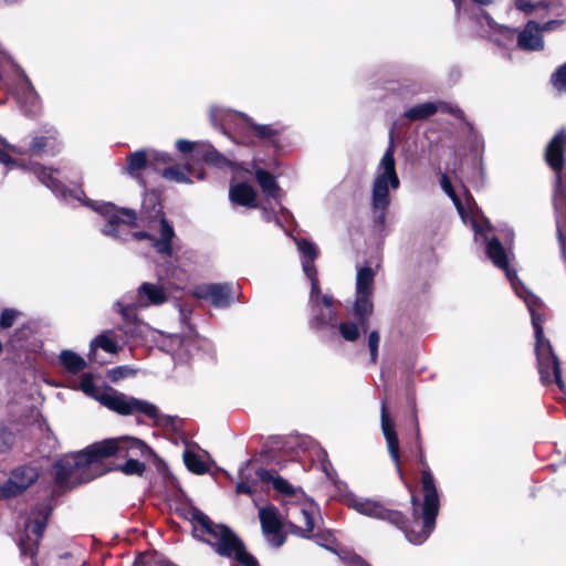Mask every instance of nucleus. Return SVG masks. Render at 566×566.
<instances>
[{
	"label": "nucleus",
	"instance_id": "1",
	"mask_svg": "<svg viewBox=\"0 0 566 566\" xmlns=\"http://www.w3.org/2000/svg\"><path fill=\"white\" fill-rule=\"evenodd\" d=\"M440 186L452 200L462 221L465 224L471 226L474 232V241L476 243L485 244L488 258L496 268L505 272L515 294L525 302L531 314L532 325L535 333V353L541 380L546 385L556 382L560 389H564L559 360L553 352L551 342L544 337L542 316L537 313V308L542 303L539 298L528 291L518 280L516 272L509 266L510 259L513 255V229L507 226L499 229L492 227L490 221L483 216L482 211L475 207L471 196H467L465 203H463L457 196L451 181L446 174L441 175Z\"/></svg>",
	"mask_w": 566,
	"mask_h": 566
},
{
	"label": "nucleus",
	"instance_id": "2",
	"mask_svg": "<svg viewBox=\"0 0 566 566\" xmlns=\"http://www.w3.org/2000/svg\"><path fill=\"white\" fill-rule=\"evenodd\" d=\"M27 168L56 197H61L66 201L69 199L78 200L83 205L92 207L96 212L104 217L105 224L101 229L104 235L123 242H126L129 239L147 240L149 245L153 247L158 254L163 256L172 255V239L175 237V230L164 218L161 206L157 201L156 195L151 193L145 197L143 213L147 212V205H151V211L147 218H158L159 239L155 238L153 233L147 231H130V229L137 224V213L135 210L118 208L111 202H91L83 199L84 192L82 190H69L55 176L59 171L50 167H44L40 164H31Z\"/></svg>",
	"mask_w": 566,
	"mask_h": 566
},
{
	"label": "nucleus",
	"instance_id": "3",
	"mask_svg": "<svg viewBox=\"0 0 566 566\" xmlns=\"http://www.w3.org/2000/svg\"><path fill=\"white\" fill-rule=\"evenodd\" d=\"M143 452L146 446L133 437L107 439L88 446L84 450L66 454L54 464L55 483L63 489L90 482L108 471L103 460L112 454L128 455L132 451Z\"/></svg>",
	"mask_w": 566,
	"mask_h": 566
},
{
	"label": "nucleus",
	"instance_id": "4",
	"mask_svg": "<svg viewBox=\"0 0 566 566\" xmlns=\"http://www.w3.org/2000/svg\"><path fill=\"white\" fill-rule=\"evenodd\" d=\"M421 470V490L422 502L415 495L411 496L412 520L406 522L402 515V523L397 526L401 530L411 544L420 545L424 543L434 530L436 518L440 509V497L436 485V480L423 455L420 457Z\"/></svg>",
	"mask_w": 566,
	"mask_h": 566
},
{
	"label": "nucleus",
	"instance_id": "5",
	"mask_svg": "<svg viewBox=\"0 0 566 566\" xmlns=\"http://www.w3.org/2000/svg\"><path fill=\"white\" fill-rule=\"evenodd\" d=\"M213 126L237 144L253 145L250 137H258L265 143H276L277 136L283 133V126L279 124H256L243 113L233 112L220 106H212L209 111Z\"/></svg>",
	"mask_w": 566,
	"mask_h": 566
},
{
	"label": "nucleus",
	"instance_id": "6",
	"mask_svg": "<svg viewBox=\"0 0 566 566\" xmlns=\"http://www.w3.org/2000/svg\"><path fill=\"white\" fill-rule=\"evenodd\" d=\"M400 187V179L396 169L395 145L390 137L389 145L381 156L373 179L370 207L374 213L375 226L379 230L386 227L387 209L390 206V191Z\"/></svg>",
	"mask_w": 566,
	"mask_h": 566
},
{
	"label": "nucleus",
	"instance_id": "7",
	"mask_svg": "<svg viewBox=\"0 0 566 566\" xmlns=\"http://www.w3.org/2000/svg\"><path fill=\"white\" fill-rule=\"evenodd\" d=\"M80 388L86 396L96 399L104 407L116 413L123 416L143 415L154 420L156 423H160L164 419L157 406L147 400L125 395L113 388L99 392L90 374L82 377Z\"/></svg>",
	"mask_w": 566,
	"mask_h": 566
},
{
	"label": "nucleus",
	"instance_id": "8",
	"mask_svg": "<svg viewBox=\"0 0 566 566\" xmlns=\"http://www.w3.org/2000/svg\"><path fill=\"white\" fill-rule=\"evenodd\" d=\"M189 520L200 525L202 531L210 536L207 542L214 547L218 554L233 557L244 566H258L256 559L245 552L243 543L229 527L214 524L208 515L196 507L189 511Z\"/></svg>",
	"mask_w": 566,
	"mask_h": 566
},
{
	"label": "nucleus",
	"instance_id": "9",
	"mask_svg": "<svg viewBox=\"0 0 566 566\" xmlns=\"http://www.w3.org/2000/svg\"><path fill=\"white\" fill-rule=\"evenodd\" d=\"M169 300L167 289L159 282H143L133 293L124 294L114 304V308L126 322L137 321V311L161 306Z\"/></svg>",
	"mask_w": 566,
	"mask_h": 566
},
{
	"label": "nucleus",
	"instance_id": "10",
	"mask_svg": "<svg viewBox=\"0 0 566 566\" xmlns=\"http://www.w3.org/2000/svg\"><path fill=\"white\" fill-rule=\"evenodd\" d=\"M566 140V133L560 129L549 142L546 147L545 158L549 167L556 172L555 191H554V207L557 213V224L562 218H566V189L562 185L560 172L564 166V144Z\"/></svg>",
	"mask_w": 566,
	"mask_h": 566
},
{
	"label": "nucleus",
	"instance_id": "11",
	"mask_svg": "<svg viewBox=\"0 0 566 566\" xmlns=\"http://www.w3.org/2000/svg\"><path fill=\"white\" fill-rule=\"evenodd\" d=\"M376 272L370 266L357 268L355 282V300L352 306V315L361 324L369 321L374 312V283Z\"/></svg>",
	"mask_w": 566,
	"mask_h": 566
},
{
	"label": "nucleus",
	"instance_id": "12",
	"mask_svg": "<svg viewBox=\"0 0 566 566\" xmlns=\"http://www.w3.org/2000/svg\"><path fill=\"white\" fill-rule=\"evenodd\" d=\"M318 513L317 505L304 493L295 501L286 502V518L291 532L304 538L311 537L314 531V517Z\"/></svg>",
	"mask_w": 566,
	"mask_h": 566
},
{
	"label": "nucleus",
	"instance_id": "13",
	"mask_svg": "<svg viewBox=\"0 0 566 566\" xmlns=\"http://www.w3.org/2000/svg\"><path fill=\"white\" fill-rule=\"evenodd\" d=\"M311 318L310 327L313 329L336 328L338 315L335 307L334 297L329 294H323L319 283L311 284L310 293Z\"/></svg>",
	"mask_w": 566,
	"mask_h": 566
},
{
	"label": "nucleus",
	"instance_id": "14",
	"mask_svg": "<svg viewBox=\"0 0 566 566\" xmlns=\"http://www.w3.org/2000/svg\"><path fill=\"white\" fill-rule=\"evenodd\" d=\"M52 513V506L49 501L34 506L28 520L25 521V538H20L19 547L21 555L35 556L38 545L43 535L49 516Z\"/></svg>",
	"mask_w": 566,
	"mask_h": 566
},
{
	"label": "nucleus",
	"instance_id": "15",
	"mask_svg": "<svg viewBox=\"0 0 566 566\" xmlns=\"http://www.w3.org/2000/svg\"><path fill=\"white\" fill-rule=\"evenodd\" d=\"M345 503L348 507L353 509L361 515L386 521L395 526H399L402 523L401 512L387 509L381 502L377 500L348 493L345 495Z\"/></svg>",
	"mask_w": 566,
	"mask_h": 566
},
{
	"label": "nucleus",
	"instance_id": "16",
	"mask_svg": "<svg viewBox=\"0 0 566 566\" xmlns=\"http://www.w3.org/2000/svg\"><path fill=\"white\" fill-rule=\"evenodd\" d=\"M191 294L196 298L209 301L218 308H226L239 298L230 283L199 284L192 289Z\"/></svg>",
	"mask_w": 566,
	"mask_h": 566
},
{
	"label": "nucleus",
	"instance_id": "17",
	"mask_svg": "<svg viewBox=\"0 0 566 566\" xmlns=\"http://www.w3.org/2000/svg\"><path fill=\"white\" fill-rule=\"evenodd\" d=\"M60 150L61 143L57 130L53 126H43L32 134L28 148L23 150V154L35 157H53Z\"/></svg>",
	"mask_w": 566,
	"mask_h": 566
},
{
	"label": "nucleus",
	"instance_id": "18",
	"mask_svg": "<svg viewBox=\"0 0 566 566\" xmlns=\"http://www.w3.org/2000/svg\"><path fill=\"white\" fill-rule=\"evenodd\" d=\"M259 518L262 533L268 543L274 547L282 546L285 543L286 536L283 532L284 523L279 510L271 504L260 507Z\"/></svg>",
	"mask_w": 566,
	"mask_h": 566
},
{
	"label": "nucleus",
	"instance_id": "19",
	"mask_svg": "<svg viewBox=\"0 0 566 566\" xmlns=\"http://www.w3.org/2000/svg\"><path fill=\"white\" fill-rule=\"evenodd\" d=\"M39 478L36 468L23 465L15 469L9 480L0 486V499H10L20 495Z\"/></svg>",
	"mask_w": 566,
	"mask_h": 566
},
{
	"label": "nucleus",
	"instance_id": "20",
	"mask_svg": "<svg viewBox=\"0 0 566 566\" xmlns=\"http://www.w3.org/2000/svg\"><path fill=\"white\" fill-rule=\"evenodd\" d=\"M14 93L21 108L27 115H35L41 108V99L23 70H18L14 80Z\"/></svg>",
	"mask_w": 566,
	"mask_h": 566
},
{
	"label": "nucleus",
	"instance_id": "21",
	"mask_svg": "<svg viewBox=\"0 0 566 566\" xmlns=\"http://www.w3.org/2000/svg\"><path fill=\"white\" fill-rule=\"evenodd\" d=\"M176 148L182 154H190L193 159H202L205 163L218 167L229 164L228 159L222 154L206 142L195 143L187 139H178L176 142Z\"/></svg>",
	"mask_w": 566,
	"mask_h": 566
},
{
	"label": "nucleus",
	"instance_id": "22",
	"mask_svg": "<svg viewBox=\"0 0 566 566\" xmlns=\"http://www.w3.org/2000/svg\"><path fill=\"white\" fill-rule=\"evenodd\" d=\"M559 24L558 21H548L538 24L535 21H528L524 29L517 34V46L524 51H541L544 48L542 32L552 30L553 27Z\"/></svg>",
	"mask_w": 566,
	"mask_h": 566
},
{
	"label": "nucleus",
	"instance_id": "23",
	"mask_svg": "<svg viewBox=\"0 0 566 566\" xmlns=\"http://www.w3.org/2000/svg\"><path fill=\"white\" fill-rule=\"evenodd\" d=\"M159 348L168 353L175 361L186 363L191 357V334L163 336Z\"/></svg>",
	"mask_w": 566,
	"mask_h": 566
},
{
	"label": "nucleus",
	"instance_id": "24",
	"mask_svg": "<svg viewBox=\"0 0 566 566\" xmlns=\"http://www.w3.org/2000/svg\"><path fill=\"white\" fill-rule=\"evenodd\" d=\"M439 111L452 114L457 117L462 116V111L460 108L446 102H426L413 105L405 111L403 116L411 122L423 120L431 117Z\"/></svg>",
	"mask_w": 566,
	"mask_h": 566
},
{
	"label": "nucleus",
	"instance_id": "25",
	"mask_svg": "<svg viewBox=\"0 0 566 566\" xmlns=\"http://www.w3.org/2000/svg\"><path fill=\"white\" fill-rule=\"evenodd\" d=\"M297 250L301 254V263L304 274L313 282L319 283L314 261L317 259L318 252L314 243L306 239L296 240Z\"/></svg>",
	"mask_w": 566,
	"mask_h": 566
},
{
	"label": "nucleus",
	"instance_id": "26",
	"mask_svg": "<svg viewBox=\"0 0 566 566\" xmlns=\"http://www.w3.org/2000/svg\"><path fill=\"white\" fill-rule=\"evenodd\" d=\"M381 431L385 436L388 452L391 460L399 470V440L395 430L394 424L389 420L386 400H381Z\"/></svg>",
	"mask_w": 566,
	"mask_h": 566
},
{
	"label": "nucleus",
	"instance_id": "27",
	"mask_svg": "<svg viewBox=\"0 0 566 566\" xmlns=\"http://www.w3.org/2000/svg\"><path fill=\"white\" fill-rule=\"evenodd\" d=\"M229 198L231 202L242 207H258L256 192L252 186L245 182L232 184L229 189Z\"/></svg>",
	"mask_w": 566,
	"mask_h": 566
},
{
	"label": "nucleus",
	"instance_id": "28",
	"mask_svg": "<svg viewBox=\"0 0 566 566\" xmlns=\"http://www.w3.org/2000/svg\"><path fill=\"white\" fill-rule=\"evenodd\" d=\"M256 474L261 481L271 483L277 492L291 497V500L298 499L302 493L301 491H296L287 480L280 475H275L269 470L260 469Z\"/></svg>",
	"mask_w": 566,
	"mask_h": 566
},
{
	"label": "nucleus",
	"instance_id": "29",
	"mask_svg": "<svg viewBox=\"0 0 566 566\" xmlns=\"http://www.w3.org/2000/svg\"><path fill=\"white\" fill-rule=\"evenodd\" d=\"M97 348L109 354H116L119 350L117 340L113 337L112 332H104L92 339L90 345L88 357L94 360Z\"/></svg>",
	"mask_w": 566,
	"mask_h": 566
},
{
	"label": "nucleus",
	"instance_id": "30",
	"mask_svg": "<svg viewBox=\"0 0 566 566\" xmlns=\"http://www.w3.org/2000/svg\"><path fill=\"white\" fill-rule=\"evenodd\" d=\"M195 172L193 168L187 164L185 166L174 165L163 169L161 177L168 181H174L177 184H192V179L190 176Z\"/></svg>",
	"mask_w": 566,
	"mask_h": 566
},
{
	"label": "nucleus",
	"instance_id": "31",
	"mask_svg": "<svg viewBox=\"0 0 566 566\" xmlns=\"http://www.w3.org/2000/svg\"><path fill=\"white\" fill-rule=\"evenodd\" d=\"M216 354L213 343L196 334H191V357L198 356L201 359H212Z\"/></svg>",
	"mask_w": 566,
	"mask_h": 566
},
{
	"label": "nucleus",
	"instance_id": "32",
	"mask_svg": "<svg viewBox=\"0 0 566 566\" xmlns=\"http://www.w3.org/2000/svg\"><path fill=\"white\" fill-rule=\"evenodd\" d=\"M339 331L340 336L346 342H356L361 332H365L368 327V321L365 324H361V322L358 318H355V321H345L342 323H337L336 326Z\"/></svg>",
	"mask_w": 566,
	"mask_h": 566
},
{
	"label": "nucleus",
	"instance_id": "33",
	"mask_svg": "<svg viewBox=\"0 0 566 566\" xmlns=\"http://www.w3.org/2000/svg\"><path fill=\"white\" fill-rule=\"evenodd\" d=\"M255 179L260 185L262 192L273 199H277L280 195V187L273 175L264 169L255 170Z\"/></svg>",
	"mask_w": 566,
	"mask_h": 566
},
{
	"label": "nucleus",
	"instance_id": "34",
	"mask_svg": "<svg viewBox=\"0 0 566 566\" xmlns=\"http://www.w3.org/2000/svg\"><path fill=\"white\" fill-rule=\"evenodd\" d=\"M149 158L145 150H137L128 155L125 172L133 178H138L140 171L147 166Z\"/></svg>",
	"mask_w": 566,
	"mask_h": 566
},
{
	"label": "nucleus",
	"instance_id": "35",
	"mask_svg": "<svg viewBox=\"0 0 566 566\" xmlns=\"http://www.w3.org/2000/svg\"><path fill=\"white\" fill-rule=\"evenodd\" d=\"M60 361L64 368L72 374H77L86 367L85 359L72 350H62Z\"/></svg>",
	"mask_w": 566,
	"mask_h": 566
},
{
	"label": "nucleus",
	"instance_id": "36",
	"mask_svg": "<svg viewBox=\"0 0 566 566\" xmlns=\"http://www.w3.org/2000/svg\"><path fill=\"white\" fill-rule=\"evenodd\" d=\"M145 446H147L144 441H142ZM148 447H146V450L143 451V452H139V451H132L128 455H118V458H125L127 457V461L122 465V471L126 474H137V475H142L143 472L145 471V464L143 462H140L139 460L137 459H133L132 457H135V455H144L145 453H147L148 451ZM117 457V454H115Z\"/></svg>",
	"mask_w": 566,
	"mask_h": 566
},
{
	"label": "nucleus",
	"instance_id": "37",
	"mask_svg": "<svg viewBox=\"0 0 566 566\" xmlns=\"http://www.w3.org/2000/svg\"><path fill=\"white\" fill-rule=\"evenodd\" d=\"M184 462L187 469L196 474H203L208 471V465L202 458L190 450L184 452Z\"/></svg>",
	"mask_w": 566,
	"mask_h": 566
},
{
	"label": "nucleus",
	"instance_id": "38",
	"mask_svg": "<svg viewBox=\"0 0 566 566\" xmlns=\"http://www.w3.org/2000/svg\"><path fill=\"white\" fill-rule=\"evenodd\" d=\"M0 142L4 146V148H0V163L8 167L18 166L21 168H25L27 166L24 164L18 163L17 160L12 159L8 151L10 150L13 154L22 155L23 150H21L19 147L14 145L7 144L3 139H1Z\"/></svg>",
	"mask_w": 566,
	"mask_h": 566
},
{
	"label": "nucleus",
	"instance_id": "39",
	"mask_svg": "<svg viewBox=\"0 0 566 566\" xmlns=\"http://www.w3.org/2000/svg\"><path fill=\"white\" fill-rule=\"evenodd\" d=\"M380 343V335L378 331H371L368 334L367 345L370 354V361L376 364L378 360V347Z\"/></svg>",
	"mask_w": 566,
	"mask_h": 566
},
{
	"label": "nucleus",
	"instance_id": "40",
	"mask_svg": "<svg viewBox=\"0 0 566 566\" xmlns=\"http://www.w3.org/2000/svg\"><path fill=\"white\" fill-rule=\"evenodd\" d=\"M552 83L559 92H566V62L552 75Z\"/></svg>",
	"mask_w": 566,
	"mask_h": 566
},
{
	"label": "nucleus",
	"instance_id": "41",
	"mask_svg": "<svg viewBox=\"0 0 566 566\" xmlns=\"http://www.w3.org/2000/svg\"><path fill=\"white\" fill-rule=\"evenodd\" d=\"M21 312L14 310V308H4L1 312L0 315V327L1 328H9L11 327L15 319L21 316Z\"/></svg>",
	"mask_w": 566,
	"mask_h": 566
},
{
	"label": "nucleus",
	"instance_id": "42",
	"mask_svg": "<svg viewBox=\"0 0 566 566\" xmlns=\"http://www.w3.org/2000/svg\"><path fill=\"white\" fill-rule=\"evenodd\" d=\"M171 161V155L166 151L153 150L149 155V164L153 165L155 168H158L159 165H167Z\"/></svg>",
	"mask_w": 566,
	"mask_h": 566
},
{
	"label": "nucleus",
	"instance_id": "43",
	"mask_svg": "<svg viewBox=\"0 0 566 566\" xmlns=\"http://www.w3.org/2000/svg\"><path fill=\"white\" fill-rule=\"evenodd\" d=\"M133 369L129 368L128 366H118L109 370V378L113 381H118L119 379L133 375Z\"/></svg>",
	"mask_w": 566,
	"mask_h": 566
},
{
	"label": "nucleus",
	"instance_id": "44",
	"mask_svg": "<svg viewBox=\"0 0 566 566\" xmlns=\"http://www.w3.org/2000/svg\"><path fill=\"white\" fill-rule=\"evenodd\" d=\"M515 6L520 11H522L526 14L532 13L537 7H544V8L547 7L544 2L533 3V2H527L524 0H516Z\"/></svg>",
	"mask_w": 566,
	"mask_h": 566
},
{
	"label": "nucleus",
	"instance_id": "45",
	"mask_svg": "<svg viewBox=\"0 0 566 566\" xmlns=\"http://www.w3.org/2000/svg\"><path fill=\"white\" fill-rule=\"evenodd\" d=\"M344 560L348 566H369L361 557L356 554H347Z\"/></svg>",
	"mask_w": 566,
	"mask_h": 566
},
{
	"label": "nucleus",
	"instance_id": "46",
	"mask_svg": "<svg viewBox=\"0 0 566 566\" xmlns=\"http://www.w3.org/2000/svg\"><path fill=\"white\" fill-rule=\"evenodd\" d=\"M237 493H243V494H251L252 489L251 486L245 482H239L235 486Z\"/></svg>",
	"mask_w": 566,
	"mask_h": 566
},
{
	"label": "nucleus",
	"instance_id": "47",
	"mask_svg": "<svg viewBox=\"0 0 566 566\" xmlns=\"http://www.w3.org/2000/svg\"><path fill=\"white\" fill-rule=\"evenodd\" d=\"M472 2L479 6H490L494 2V0H472Z\"/></svg>",
	"mask_w": 566,
	"mask_h": 566
},
{
	"label": "nucleus",
	"instance_id": "48",
	"mask_svg": "<svg viewBox=\"0 0 566 566\" xmlns=\"http://www.w3.org/2000/svg\"><path fill=\"white\" fill-rule=\"evenodd\" d=\"M503 29L505 30V35H507V36H513V34H514V30H512V29H510V28H507V27H505V28H503Z\"/></svg>",
	"mask_w": 566,
	"mask_h": 566
},
{
	"label": "nucleus",
	"instance_id": "49",
	"mask_svg": "<svg viewBox=\"0 0 566 566\" xmlns=\"http://www.w3.org/2000/svg\"><path fill=\"white\" fill-rule=\"evenodd\" d=\"M196 178L198 180H203L205 179V172L202 170H200L197 175H196Z\"/></svg>",
	"mask_w": 566,
	"mask_h": 566
},
{
	"label": "nucleus",
	"instance_id": "50",
	"mask_svg": "<svg viewBox=\"0 0 566 566\" xmlns=\"http://www.w3.org/2000/svg\"><path fill=\"white\" fill-rule=\"evenodd\" d=\"M451 1L454 3L457 9H459L462 6V2H463V0H451Z\"/></svg>",
	"mask_w": 566,
	"mask_h": 566
},
{
	"label": "nucleus",
	"instance_id": "51",
	"mask_svg": "<svg viewBox=\"0 0 566 566\" xmlns=\"http://www.w3.org/2000/svg\"><path fill=\"white\" fill-rule=\"evenodd\" d=\"M558 238H559L560 245L564 249V241H563V238H562V234H560L559 230H558Z\"/></svg>",
	"mask_w": 566,
	"mask_h": 566
},
{
	"label": "nucleus",
	"instance_id": "52",
	"mask_svg": "<svg viewBox=\"0 0 566 566\" xmlns=\"http://www.w3.org/2000/svg\"><path fill=\"white\" fill-rule=\"evenodd\" d=\"M4 1H6V3H8V4H14V3H17L19 0H4Z\"/></svg>",
	"mask_w": 566,
	"mask_h": 566
},
{
	"label": "nucleus",
	"instance_id": "53",
	"mask_svg": "<svg viewBox=\"0 0 566 566\" xmlns=\"http://www.w3.org/2000/svg\"><path fill=\"white\" fill-rule=\"evenodd\" d=\"M419 433H420V430H419V428L417 427V434L419 436Z\"/></svg>",
	"mask_w": 566,
	"mask_h": 566
}]
</instances>
